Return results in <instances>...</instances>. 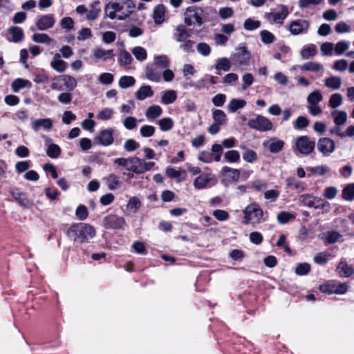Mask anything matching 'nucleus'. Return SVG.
I'll list each match as a JSON object with an SVG mask.
<instances>
[{
	"mask_svg": "<svg viewBox=\"0 0 354 354\" xmlns=\"http://www.w3.org/2000/svg\"><path fill=\"white\" fill-rule=\"evenodd\" d=\"M136 4L132 0H111L104 7L105 15L111 19L125 20L133 13Z\"/></svg>",
	"mask_w": 354,
	"mask_h": 354,
	"instance_id": "1",
	"label": "nucleus"
},
{
	"mask_svg": "<svg viewBox=\"0 0 354 354\" xmlns=\"http://www.w3.org/2000/svg\"><path fill=\"white\" fill-rule=\"evenodd\" d=\"M95 228L88 223H73L66 231V236L74 243L82 244L88 242L95 236Z\"/></svg>",
	"mask_w": 354,
	"mask_h": 354,
	"instance_id": "2",
	"label": "nucleus"
},
{
	"mask_svg": "<svg viewBox=\"0 0 354 354\" xmlns=\"http://www.w3.org/2000/svg\"><path fill=\"white\" fill-rule=\"evenodd\" d=\"M243 212L244 216L242 223L244 225L260 223L263 216V209L257 203L248 205Z\"/></svg>",
	"mask_w": 354,
	"mask_h": 354,
	"instance_id": "3",
	"label": "nucleus"
},
{
	"mask_svg": "<svg viewBox=\"0 0 354 354\" xmlns=\"http://www.w3.org/2000/svg\"><path fill=\"white\" fill-rule=\"evenodd\" d=\"M203 12L204 10L201 7L196 6L187 7L184 13L185 24L188 26L194 24H196L197 26H201L204 23L203 18Z\"/></svg>",
	"mask_w": 354,
	"mask_h": 354,
	"instance_id": "4",
	"label": "nucleus"
},
{
	"mask_svg": "<svg viewBox=\"0 0 354 354\" xmlns=\"http://www.w3.org/2000/svg\"><path fill=\"white\" fill-rule=\"evenodd\" d=\"M63 84L68 91H72L77 86V81L75 77L69 75H58L53 78L51 88L53 89L62 90Z\"/></svg>",
	"mask_w": 354,
	"mask_h": 354,
	"instance_id": "5",
	"label": "nucleus"
},
{
	"mask_svg": "<svg viewBox=\"0 0 354 354\" xmlns=\"http://www.w3.org/2000/svg\"><path fill=\"white\" fill-rule=\"evenodd\" d=\"M315 147V142L310 140L307 136H301L296 139L295 148L301 154L308 156L314 151Z\"/></svg>",
	"mask_w": 354,
	"mask_h": 354,
	"instance_id": "6",
	"label": "nucleus"
},
{
	"mask_svg": "<svg viewBox=\"0 0 354 354\" xmlns=\"http://www.w3.org/2000/svg\"><path fill=\"white\" fill-rule=\"evenodd\" d=\"M125 225L124 218L116 214H109L102 221V225L106 229L122 230Z\"/></svg>",
	"mask_w": 354,
	"mask_h": 354,
	"instance_id": "7",
	"label": "nucleus"
},
{
	"mask_svg": "<svg viewBox=\"0 0 354 354\" xmlns=\"http://www.w3.org/2000/svg\"><path fill=\"white\" fill-rule=\"evenodd\" d=\"M251 58V53L245 46H239L232 56V62L236 66L247 65Z\"/></svg>",
	"mask_w": 354,
	"mask_h": 354,
	"instance_id": "8",
	"label": "nucleus"
},
{
	"mask_svg": "<svg viewBox=\"0 0 354 354\" xmlns=\"http://www.w3.org/2000/svg\"><path fill=\"white\" fill-rule=\"evenodd\" d=\"M248 125L251 129L259 131H267L272 129V124L270 120L262 115H257L254 119L249 120Z\"/></svg>",
	"mask_w": 354,
	"mask_h": 354,
	"instance_id": "9",
	"label": "nucleus"
},
{
	"mask_svg": "<svg viewBox=\"0 0 354 354\" xmlns=\"http://www.w3.org/2000/svg\"><path fill=\"white\" fill-rule=\"evenodd\" d=\"M10 194L13 197L14 200L22 207L30 209L33 207V202L27 197L25 192H19L17 187L11 188L9 190Z\"/></svg>",
	"mask_w": 354,
	"mask_h": 354,
	"instance_id": "10",
	"label": "nucleus"
},
{
	"mask_svg": "<svg viewBox=\"0 0 354 354\" xmlns=\"http://www.w3.org/2000/svg\"><path fill=\"white\" fill-rule=\"evenodd\" d=\"M317 147L322 156H329L335 150L336 145L333 140L329 138L322 137L318 140Z\"/></svg>",
	"mask_w": 354,
	"mask_h": 354,
	"instance_id": "11",
	"label": "nucleus"
},
{
	"mask_svg": "<svg viewBox=\"0 0 354 354\" xmlns=\"http://www.w3.org/2000/svg\"><path fill=\"white\" fill-rule=\"evenodd\" d=\"M309 22L305 19H297L290 23L289 30L291 34L297 35L303 32H306L309 28Z\"/></svg>",
	"mask_w": 354,
	"mask_h": 354,
	"instance_id": "12",
	"label": "nucleus"
},
{
	"mask_svg": "<svg viewBox=\"0 0 354 354\" xmlns=\"http://www.w3.org/2000/svg\"><path fill=\"white\" fill-rule=\"evenodd\" d=\"M113 131V129L111 128L102 130L95 140L102 146H109L114 141Z\"/></svg>",
	"mask_w": 354,
	"mask_h": 354,
	"instance_id": "13",
	"label": "nucleus"
},
{
	"mask_svg": "<svg viewBox=\"0 0 354 354\" xmlns=\"http://www.w3.org/2000/svg\"><path fill=\"white\" fill-rule=\"evenodd\" d=\"M55 23L53 14L44 15L36 21V26L39 30H45L52 28Z\"/></svg>",
	"mask_w": 354,
	"mask_h": 354,
	"instance_id": "14",
	"label": "nucleus"
},
{
	"mask_svg": "<svg viewBox=\"0 0 354 354\" xmlns=\"http://www.w3.org/2000/svg\"><path fill=\"white\" fill-rule=\"evenodd\" d=\"M146 77L155 82L160 81L161 72L158 70L157 66L153 64H147L145 70Z\"/></svg>",
	"mask_w": 354,
	"mask_h": 354,
	"instance_id": "15",
	"label": "nucleus"
},
{
	"mask_svg": "<svg viewBox=\"0 0 354 354\" xmlns=\"http://www.w3.org/2000/svg\"><path fill=\"white\" fill-rule=\"evenodd\" d=\"M221 173L223 176H226L227 178L232 182H238L241 176L239 169L228 166L223 167Z\"/></svg>",
	"mask_w": 354,
	"mask_h": 354,
	"instance_id": "16",
	"label": "nucleus"
},
{
	"mask_svg": "<svg viewBox=\"0 0 354 354\" xmlns=\"http://www.w3.org/2000/svg\"><path fill=\"white\" fill-rule=\"evenodd\" d=\"M8 33L12 36V38H7L8 41L19 43L24 38V32L21 28L18 26H11L8 30Z\"/></svg>",
	"mask_w": 354,
	"mask_h": 354,
	"instance_id": "17",
	"label": "nucleus"
},
{
	"mask_svg": "<svg viewBox=\"0 0 354 354\" xmlns=\"http://www.w3.org/2000/svg\"><path fill=\"white\" fill-rule=\"evenodd\" d=\"M129 163L131 165L129 167H127V170L137 174L145 173L143 163L142 162V160L140 158L136 156L130 158Z\"/></svg>",
	"mask_w": 354,
	"mask_h": 354,
	"instance_id": "18",
	"label": "nucleus"
},
{
	"mask_svg": "<svg viewBox=\"0 0 354 354\" xmlns=\"http://www.w3.org/2000/svg\"><path fill=\"white\" fill-rule=\"evenodd\" d=\"M166 8L163 4H158L153 8V18L155 24H161L165 19Z\"/></svg>",
	"mask_w": 354,
	"mask_h": 354,
	"instance_id": "19",
	"label": "nucleus"
},
{
	"mask_svg": "<svg viewBox=\"0 0 354 354\" xmlns=\"http://www.w3.org/2000/svg\"><path fill=\"white\" fill-rule=\"evenodd\" d=\"M94 57L97 59H102L107 61L109 59H113L115 54L113 50H104L100 48H95L93 52Z\"/></svg>",
	"mask_w": 354,
	"mask_h": 354,
	"instance_id": "20",
	"label": "nucleus"
},
{
	"mask_svg": "<svg viewBox=\"0 0 354 354\" xmlns=\"http://www.w3.org/2000/svg\"><path fill=\"white\" fill-rule=\"evenodd\" d=\"M50 66L55 71L62 73L66 69L67 63L61 59V56L59 53H56L50 62Z\"/></svg>",
	"mask_w": 354,
	"mask_h": 354,
	"instance_id": "21",
	"label": "nucleus"
},
{
	"mask_svg": "<svg viewBox=\"0 0 354 354\" xmlns=\"http://www.w3.org/2000/svg\"><path fill=\"white\" fill-rule=\"evenodd\" d=\"M285 183L287 188H292L297 191H304L306 189L304 183L297 180L295 177H287Z\"/></svg>",
	"mask_w": 354,
	"mask_h": 354,
	"instance_id": "22",
	"label": "nucleus"
},
{
	"mask_svg": "<svg viewBox=\"0 0 354 354\" xmlns=\"http://www.w3.org/2000/svg\"><path fill=\"white\" fill-rule=\"evenodd\" d=\"M153 91L149 85L142 86L136 93V97L138 100H144L147 97H151Z\"/></svg>",
	"mask_w": 354,
	"mask_h": 354,
	"instance_id": "23",
	"label": "nucleus"
},
{
	"mask_svg": "<svg viewBox=\"0 0 354 354\" xmlns=\"http://www.w3.org/2000/svg\"><path fill=\"white\" fill-rule=\"evenodd\" d=\"M177 33L174 34V39L178 42H183L191 36V34L187 30L185 26L180 24L176 27Z\"/></svg>",
	"mask_w": 354,
	"mask_h": 354,
	"instance_id": "24",
	"label": "nucleus"
},
{
	"mask_svg": "<svg viewBox=\"0 0 354 354\" xmlns=\"http://www.w3.org/2000/svg\"><path fill=\"white\" fill-rule=\"evenodd\" d=\"M241 148L244 150L242 154V158L244 161L248 163H253L258 160L257 153L245 146H241Z\"/></svg>",
	"mask_w": 354,
	"mask_h": 354,
	"instance_id": "25",
	"label": "nucleus"
},
{
	"mask_svg": "<svg viewBox=\"0 0 354 354\" xmlns=\"http://www.w3.org/2000/svg\"><path fill=\"white\" fill-rule=\"evenodd\" d=\"M340 277H348L354 273V270L352 267L347 265L346 262L341 261L336 269Z\"/></svg>",
	"mask_w": 354,
	"mask_h": 354,
	"instance_id": "26",
	"label": "nucleus"
},
{
	"mask_svg": "<svg viewBox=\"0 0 354 354\" xmlns=\"http://www.w3.org/2000/svg\"><path fill=\"white\" fill-rule=\"evenodd\" d=\"M32 84L29 80L22 78L15 79L11 84L12 89L15 93L19 92L21 88H30Z\"/></svg>",
	"mask_w": 354,
	"mask_h": 354,
	"instance_id": "27",
	"label": "nucleus"
},
{
	"mask_svg": "<svg viewBox=\"0 0 354 354\" xmlns=\"http://www.w3.org/2000/svg\"><path fill=\"white\" fill-rule=\"evenodd\" d=\"M285 142L277 138H271L268 145L269 151L271 153H277L280 152L284 147Z\"/></svg>",
	"mask_w": 354,
	"mask_h": 354,
	"instance_id": "28",
	"label": "nucleus"
},
{
	"mask_svg": "<svg viewBox=\"0 0 354 354\" xmlns=\"http://www.w3.org/2000/svg\"><path fill=\"white\" fill-rule=\"evenodd\" d=\"M162 113V108L158 105H152L149 106L146 110V117L148 120H154Z\"/></svg>",
	"mask_w": 354,
	"mask_h": 354,
	"instance_id": "29",
	"label": "nucleus"
},
{
	"mask_svg": "<svg viewBox=\"0 0 354 354\" xmlns=\"http://www.w3.org/2000/svg\"><path fill=\"white\" fill-rule=\"evenodd\" d=\"M53 127V122L49 118L37 119L32 123V127L35 131H38L41 127L46 130L50 129Z\"/></svg>",
	"mask_w": 354,
	"mask_h": 354,
	"instance_id": "30",
	"label": "nucleus"
},
{
	"mask_svg": "<svg viewBox=\"0 0 354 354\" xmlns=\"http://www.w3.org/2000/svg\"><path fill=\"white\" fill-rule=\"evenodd\" d=\"M104 180H106L109 190L116 189L121 184L119 177L114 174H109Z\"/></svg>",
	"mask_w": 354,
	"mask_h": 354,
	"instance_id": "31",
	"label": "nucleus"
},
{
	"mask_svg": "<svg viewBox=\"0 0 354 354\" xmlns=\"http://www.w3.org/2000/svg\"><path fill=\"white\" fill-rule=\"evenodd\" d=\"M331 115L334 117V122L337 126L344 124L347 120V113L344 111H333Z\"/></svg>",
	"mask_w": 354,
	"mask_h": 354,
	"instance_id": "32",
	"label": "nucleus"
},
{
	"mask_svg": "<svg viewBox=\"0 0 354 354\" xmlns=\"http://www.w3.org/2000/svg\"><path fill=\"white\" fill-rule=\"evenodd\" d=\"M209 181L210 178L207 174H203L196 178L194 181V186L196 189H201L205 188Z\"/></svg>",
	"mask_w": 354,
	"mask_h": 354,
	"instance_id": "33",
	"label": "nucleus"
},
{
	"mask_svg": "<svg viewBox=\"0 0 354 354\" xmlns=\"http://www.w3.org/2000/svg\"><path fill=\"white\" fill-rule=\"evenodd\" d=\"M342 198L347 201L354 200V183H349L342 190Z\"/></svg>",
	"mask_w": 354,
	"mask_h": 354,
	"instance_id": "34",
	"label": "nucleus"
},
{
	"mask_svg": "<svg viewBox=\"0 0 354 354\" xmlns=\"http://www.w3.org/2000/svg\"><path fill=\"white\" fill-rule=\"evenodd\" d=\"M224 158L228 162L236 163L240 161L241 156L237 150H229L224 153Z\"/></svg>",
	"mask_w": 354,
	"mask_h": 354,
	"instance_id": "35",
	"label": "nucleus"
},
{
	"mask_svg": "<svg viewBox=\"0 0 354 354\" xmlns=\"http://www.w3.org/2000/svg\"><path fill=\"white\" fill-rule=\"evenodd\" d=\"M176 93L174 90H168L164 92L161 97V102L164 104H170L176 101Z\"/></svg>",
	"mask_w": 354,
	"mask_h": 354,
	"instance_id": "36",
	"label": "nucleus"
},
{
	"mask_svg": "<svg viewBox=\"0 0 354 354\" xmlns=\"http://www.w3.org/2000/svg\"><path fill=\"white\" fill-rule=\"evenodd\" d=\"M246 102L242 99H232L227 105V109L230 112H236L238 109L244 107Z\"/></svg>",
	"mask_w": 354,
	"mask_h": 354,
	"instance_id": "37",
	"label": "nucleus"
},
{
	"mask_svg": "<svg viewBox=\"0 0 354 354\" xmlns=\"http://www.w3.org/2000/svg\"><path fill=\"white\" fill-rule=\"evenodd\" d=\"M231 68V62L226 57H222L217 59L215 64L216 71H228Z\"/></svg>",
	"mask_w": 354,
	"mask_h": 354,
	"instance_id": "38",
	"label": "nucleus"
},
{
	"mask_svg": "<svg viewBox=\"0 0 354 354\" xmlns=\"http://www.w3.org/2000/svg\"><path fill=\"white\" fill-rule=\"evenodd\" d=\"M62 150L59 146L57 144L50 143L46 149V154L51 158H57L61 154Z\"/></svg>",
	"mask_w": 354,
	"mask_h": 354,
	"instance_id": "39",
	"label": "nucleus"
},
{
	"mask_svg": "<svg viewBox=\"0 0 354 354\" xmlns=\"http://www.w3.org/2000/svg\"><path fill=\"white\" fill-rule=\"evenodd\" d=\"M325 84L328 88L337 90L341 86L342 80L339 77L331 76L326 80Z\"/></svg>",
	"mask_w": 354,
	"mask_h": 354,
	"instance_id": "40",
	"label": "nucleus"
},
{
	"mask_svg": "<svg viewBox=\"0 0 354 354\" xmlns=\"http://www.w3.org/2000/svg\"><path fill=\"white\" fill-rule=\"evenodd\" d=\"M316 54L317 48L314 44L305 46L301 51V55L303 59H308L310 57H314Z\"/></svg>",
	"mask_w": 354,
	"mask_h": 354,
	"instance_id": "41",
	"label": "nucleus"
},
{
	"mask_svg": "<svg viewBox=\"0 0 354 354\" xmlns=\"http://www.w3.org/2000/svg\"><path fill=\"white\" fill-rule=\"evenodd\" d=\"M295 219V215L287 211H281L277 214V221L281 224L288 223Z\"/></svg>",
	"mask_w": 354,
	"mask_h": 354,
	"instance_id": "42",
	"label": "nucleus"
},
{
	"mask_svg": "<svg viewBox=\"0 0 354 354\" xmlns=\"http://www.w3.org/2000/svg\"><path fill=\"white\" fill-rule=\"evenodd\" d=\"M160 129L162 131H168L173 129L174 123L171 118H164L158 121Z\"/></svg>",
	"mask_w": 354,
	"mask_h": 354,
	"instance_id": "43",
	"label": "nucleus"
},
{
	"mask_svg": "<svg viewBox=\"0 0 354 354\" xmlns=\"http://www.w3.org/2000/svg\"><path fill=\"white\" fill-rule=\"evenodd\" d=\"M313 207L315 209H323V210L328 211L330 208V205L328 201H326L319 197L315 196Z\"/></svg>",
	"mask_w": 354,
	"mask_h": 354,
	"instance_id": "44",
	"label": "nucleus"
},
{
	"mask_svg": "<svg viewBox=\"0 0 354 354\" xmlns=\"http://www.w3.org/2000/svg\"><path fill=\"white\" fill-rule=\"evenodd\" d=\"M319 290L323 293L335 294V281H328L326 283L321 284Z\"/></svg>",
	"mask_w": 354,
	"mask_h": 354,
	"instance_id": "45",
	"label": "nucleus"
},
{
	"mask_svg": "<svg viewBox=\"0 0 354 354\" xmlns=\"http://www.w3.org/2000/svg\"><path fill=\"white\" fill-rule=\"evenodd\" d=\"M214 122L218 124L223 125L227 120L225 112L221 109H216L212 113Z\"/></svg>",
	"mask_w": 354,
	"mask_h": 354,
	"instance_id": "46",
	"label": "nucleus"
},
{
	"mask_svg": "<svg viewBox=\"0 0 354 354\" xmlns=\"http://www.w3.org/2000/svg\"><path fill=\"white\" fill-rule=\"evenodd\" d=\"M136 80L133 76L124 75L119 80V86L122 88H127L135 84Z\"/></svg>",
	"mask_w": 354,
	"mask_h": 354,
	"instance_id": "47",
	"label": "nucleus"
},
{
	"mask_svg": "<svg viewBox=\"0 0 354 354\" xmlns=\"http://www.w3.org/2000/svg\"><path fill=\"white\" fill-rule=\"evenodd\" d=\"M281 10L280 12L270 13L274 22L277 23L279 21H283L288 15V7L286 6L281 5Z\"/></svg>",
	"mask_w": 354,
	"mask_h": 354,
	"instance_id": "48",
	"label": "nucleus"
},
{
	"mask_svg": "<svg viewBox=\"0 0 354 354\" xmlns=\"http://www.w3.org/2000/svg\"><path fill=\"white\" fill-rule=\"evenodd\" d=\"M132 59L131 54L125 49H123L120 53L118 62L122 66H127L131 64Z\"/></svg>",
	"mask_w": 354,
	"mask_h": 354,
	"instance_id": "49",
	"label": "nucleus"
},
{
	"mask_svg": "<svg viewBox=\"0 0 354 354\" xmlns=\"http://www.w3.org/2000/svg\"><path fill=\"white\" fill-rule=\"evenodd\" d=\"M211 152L215 162H219L223 152V148L220 144L214 143L212 145Z\"/></svg>",
	"mask_w": 354,
	"mask_h": 354,
	"instance_id": "50",
	"label": "nucleus"
},
{
	"mask_svg": "<svg viewBox=\"0 0 354 354\" xmlns=\"http://www.w3.org/2000/svg\"><path fill=\"white\" fill-rule=\"evenodd\" d=\"M330 254L328 252H322L317 253L313 258L314 262L318 265H325L328 261Z\"/></svg>",
	"mask_w": 354,
	"mask_h": 354,
	"instance_id": "51",
	"label": "nucleus"
},
{
	"mask_svg": "<svg viewBox=\"0 0 354 354\" xmlns=\"http://www.w3.org/2000/svg\"><path fill=\"white\" fill-rule=\"evenodd\" d=\"M32 39L39 44H50L52 41V39L46 33H35Z\"/></svg>",
	"mask_w": 354,
	"mask_h": 354,
	"instance_id": "52",
	"label": "nucleus"
},
{
	"mask_svg": "<svg viewBox=\"0 0 354 354\" xmlns=\"http://www.w3.org/2000/svg\"><path fill=\"white\" fill-rule=\"evenodd\" d=\"M308 171L313 174H316L318 176H324L326 174L330 172V169L326 165H319L316 167H309L308 169Z\"/></svg>",
	"mask_w": 354,
	"mask_h": 354,
	"instance_id": "53",
	"label": "nucleus"
},
{
	"mask_svg": "<svg viewBox=\"0 0 354 354\" xmlns=\"http://www.w3.org/2000/svg\"><path fill=\"white\" fill-rule=\"evenodd\" d=\"M260 36L261 41L266 44H272L275 39L274 35L267 30H261L260 32Z\"/></svg>",
	"mask_w": 354,
	"mask_h": 354,
	"instance_id": "54",
	"label": "nucleus"
},
{
	"mask_svg": "<svg viewBox=\"0 0 354 354\" xmlns=\"http://www.w3.org/2000/svg\"><path fill=\"white\" fill-rule=\"evenodd\" d=\"M322 68V66L317 62H308L301 66V69L303 71H318Z\"/></svg>",
	"mask_w": 354,
	"mask_h": 354,
	"instance_id": "55",
	"label": "nucleus"
},
{
	"mask_svg": "<svg viewBox=\"0 0 354 354\" xmlns=\"http://www.w3.org/2000/svg\"><path fill=\"white\" fill-rule=\"evenodd\" d=\"M132 53L135 56V57L139 61H143L147 59V50L140 46L135 47L132 50Z\"/></svg>",
	"mask_w": 354,
	"mask_h": 354,
	"instance_id": "56",
	"label": "nucleus"
},
{
	"mask_svg": "<svg viewBox=\"0 0 354 354\" xmlns=\"http://www.w3.org/2000/svg\"><path fill=\"white\" fill-rule=\"evenodd\" d=\"M322 100V95L319 91H315L310 93L308 97L307 101L309 104H317Z\"/></svg>",
	"mask_w": 354,
	"mask_h": 354,
	"instance_id": "57",
	"label": "nucleus"
},
{
	"mask_svg": "<svg viewBox=\"0 0 354 354\" xmlns=\"http://www.w3.org/2000/svg\"><path fill=\"white\" fill-rule=\"evenodd\" d=\"M309 120L304 116H299L294 122V128L295 129H303L309 125Z\"/></svg>",
	"mask_w": 354,
	"mask_h": 354,
	"instance_id": "58",
	"label": "nucleus"
},
{
	"mask_svg": "<svg viewBox=\"0 0 354 354\" xmlns=\"http://www.w3.org/2000/svg\"><path fill=\"white\" fill-rule=\"evenodd\" d=\"M310 265L308 263H299L295 268V273L299 276L307 274L310 271Z\"/></svg>",
	"mask_w": 354,
	"mask_h": 354,
	"instance_id": "59",
	"label": "nucleus"
},
{
	"mask_svg": "<svg viewBox=\"0 0 354 354\" xmlns=\"http://www.w3.org/2000/svg\"><path fill=\"white\" fill-rule=\"evenodd\" d=\"M198 160L205 163H211L214 161L212 152L206 150L199 153Z\"/></svg>",
	"mask_w": 354,
	"mask_h": 354,
	"instance_id": "60",
	"label": "nucleus"
},
{
	"mask_svg": "<svg viewBox=\"0 0 354 354\" xmlns=\"http://www.w3.org/2000/svg\"><path fill=\"white\" fill-rule=\"evenodd\" d=\"M32 80L37 84H43L48 80V75L44 71L35 73Z\"/></svg>",
	"mask_w": 354,
	"mask_h": 354,
	"instance_id": "61",
	"label": "nucleus"
},
{
	"mask_svg": "<svg viewBox=\"0 0 354 354\" xmlns=\"http://www.w3.org/2000/svg\"><path fill=\"white\" fill-rule=\"evenodd\" d=\"M342 103V96L340 93H334L333 94L329 100V106L335 109L341 105Z\"/></svg>",
	"mask_w": 354,
	"mask_h": 354,
	"instance_id": "62",
	"label": "nucleus"
},
{
	"mask_svg": "<svg viewBox=\"0 0 354 354\" xmlns=\"http://www.w3.org/2000/svg\"><path fill=\"white\" fill-rule=\"evenodd\" d=\"M75 215L79 220H85L88 216L87 207L84 205H80L76 209Z\"/></svg>",
	"mask_w": 354,
	"mask_h": 354,
	"instance_id": "63",
	"label": "nucleus"
},
{
	"mask_svg": "<svg viewBox=\"0 0 354 354\" xmlns=\"http://www.w3.org/2000/svg\"><path fill=\"white\" fill-rule=\"evenodd\" d=\"M314 198L315 196L311 194H304L299 196V201L303 205L308 207H313Z\"/></svg>",
	"mask_w": 354,
	"mask_h": 354,
	"instance_id": "64",
	"label": "nucleus"
}]
</instances>
